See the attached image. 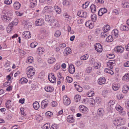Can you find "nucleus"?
Returning a JSON list of instances; mask_svg holds the SVG:
<instances>
[{
  "label": "nucleus",
  "mask_w": 129,
  "mask_h": 129,
  "mask_svg": "<svg viewBox=\"0 0 129 129\" xmlns=\"http://www.w3.org/2000/svg\"><path fill=\"white\" fill-rule=\"evenodd\" d=\"M128 89V86L126 85H124L123 88L122 92L124 93H126L127 92Z\"/></svg>",
  "instance_id": "26"
},
{
  "label": "nucleus",
  "mask_w": 129,
  "mask_h": 129,
  "mask_svg": "<svg viewBox=\"0 0 129 129\" xmlns=\"http://www.w3.org/2000/svg\"><path fill=\"white\" fill-rule=\"evenodd\" d=\"M45 89L47 92H51L53 90V88L52 86H47L45 88Z\"/></svg>",
  "instance_id": "30"
},
{
  "label": "nucleus",
  "mask_w": 129,
  "mask_h": 129,
  "mask_svg": "<svg viewBox=\"0 0 129 129\" xmlns=\"http://www.w3.org/2000/svg\"><path fill=\"white\" fill-rule=\"evenodd\" d=\"M77 14L79 17L84 18H86L87 16V13L82 11H79L77 13Z\"/></svg>",
  "instance_id": "10"
},
{
  "label": "nucleus",
  "mask_w": 129,
  "mask_h": 129,
  "mask_svg": "<svg viewBox=\"0 0 129 129\" xmlns=\"http://www.w3.org/2000/svg\"><path fill=\"white\" fill-rule=\"evenodd\" d=\"M27 81V79L24 78H23L20 79L19 82L20 84H23L26 83Z\"/></svg>",
  "instance_id": "31"
},
{
  "label": "nucleus",
  "mask_w": 129,
  "mask_h": 129,
  "mask_svg": "<svg viewBox=\"0 0 129 129\" xmlns=\"http://www.w3.org/2000/svg\"><path fill=\"white\" fill-rule=\"evenodd\" d=\"M89 4V2H86L84 4H83L82 5V8L84 9L88 7Z\"/></svg>",
  "instance_id": "53"
},
{
  "label": "nucleus",
  "mask_w": 129,
  "mask_h": 129,
  "mask_svg": "<svg viewBox=\"0 0 129 129\" xmlns=\"http://www.w3.org/2000/svg\"><path fill=\"white\" fill-rule=\"evenodd\" d=\"M97 112L98 115L100 116H103L105 113L104 109L101 108L98 109Z\"/></svg>",
  "instance_id": "20"
},
{
  "label": "nucleus",
  "mask_w": 129,
  "mask_h": 129,
  "mask_svg": "<svg viewBox=\"0 0 129 129\" xmlns=\"http://www.w3.org/2000/svg\"><path fill=\"white\" fill-rule=\"evenodd\" d=\"M113 123L116 126H118L123 124L124 122L122 119L121 118H116L113 120Z\"/></svg>",
  "instance_id": "2"
},
{
  "label": "nucleus",
  "mask_w": 129,
  "mask_h": 129,
  "mask_svg": "<svg viewBox=\"0 0 129 129\" xmlns=\"http://www.w3.org/2000/svg\"><path fill=\"white\" fill-rule=\"evenodd\" d=\"M100 65L98 63L97 61L95 62V64L93 65V67L96 69H98L99 67H100Z\"/></svg>",
  "instance_id": "59"
},
{
  "label": "nucleus",
  "mask_w": 129,
  "mask_h": 129,
  "mask_svg": "<svg viewBox=\"0 0 129 129\" xmlns=\"http://www.w3.org/2000/svg\"><path fill=\"white\" fill-rule=\"evenodd\" d=\"M38 43L36 42H34L32 43L30 45V46L31 48H34L36 47V46L37 45Z\"/></svg>",
  "instance_id": "55"
},
{
  "label": "nucleus",
  "mask_w": 129,
  "mask_h": 129,
  "mask_svg": "<svg viewBox=\"0 0 129 129\" xmlns=\"http://www.w3.org/2000/svg\"><path fill=\"white\" fill-rule=\"evenodd\" d=\"M122 6L124 8H129V2L123 1L122 2Z\"/></svg>",
  "instance_id": "28"
},
{
  "label": "nucleus",
  "mask_w": 129,
  "mask_h": 129,
  "mask_svg": "<svg viewBox=\"0 0 129 129\" xmlns=\"http://www.w3.org/2000/svg\"><path fill=\"white\" fill-rule=\"evenodd\" d=\"M55 61L56 59L54 58L50 57L48 59L47 62L49 63L52 64Z\"/></svg>",
  "instance_id": "25"
},
{
  "label": "nucleus",
  "mask_w": 129,
  "mask_h": 129,
  "mask_svg": "<svg viewBox=\"0 0 129 129\" xmlns=\"http://www.w3.org/2000/svg\"><path fill=\"white\" fill-rule=\"evenodd\" d=\"M67 120L68 122L70 123H73L75 121V119L73 116L72 115H70L68 116Z\"/></svg>",
  "instance_id": "21"
},
{
  "label": "nucleus",
  "mask_w": 129,
  "mask_h": 129,
  "mask_svg": "<svg viewBox=\"0 0 129 129\" xmlns=\"http://www.w3.org/2000/svg\"><path fill=\"white\" fill-rule=\"evenodd\" d=\"M53 17L49 15H46L45 19V21L48 22L51 26H58L59 24L58 21L54 18Z\"/></svg>",
  "instance_id": "1"
},
{
  "label": "nucleus",
  "mask_w": 129,
  "mask_h": 129,
  "mask_svg": "<svg viewBox=\"0 0 129 129\" xmlns=\"http://www.w3.org/2000/svg\"><path fill=\"white\" fill-rule=\"evenodd\" d=\"M80 111L84 113H86L88 112V109L85 106L83 105H81L79 107Z\"/></svg>",
  "instance_id": "7"
},
{
  "label": "nucleus",
  "mask_w": 129,
  "mask_h": 129,
  "mask_svg": "<svg viewBox=\"0 0 129 129\" xmlns=\"http://www.w3.org/2000/svg\"><path fill=\"white\" fill-rule=\"evenodd\" d=\"M22 37L24 39H28L31 37L30 32L29 31H25L23 33Z\"/></svg>",
  "instance_id": "6"
},
{
  "label": "nucleus",
  "mask_w": 129,
  "mask_h": 129,
  "mask_svg": "<svg viewBox=\"0 0 129 129\" xmlns=\"http://www.w3.org/2000/svg\"><path fill=\"white\" fill-rule=\"evenodd\" d=\"M44 22L43 20L42 19H38L35 21V23L37 26H41L43 24Z\"/></svg>",
  "instance_id": "14"
},
{
  "label": "nucleus",
  "mask_w": 129,
  "mask_h": 129,
  "mask_svg": "<svg viewBox=\"0 0 129 129\" xmlns=\"http://www.w3.org/2000/svg\"><path fill=\"white\" fill-rule=\"evenodd\" d=\"M106 79L104 77H101L99 78L98 80V83L100 85L104 84L105 82Z\"/></svg>",
  "instance_id": "15"
},
{
  "label": "nucleus",
  "mask_w": 129,
  "mask_h": 129,
  "mask_svg": "<svg viewBox=\"0 0 129 129\" xmlns=\"http://www.w3.org/2000/svg\"><path fill=\"white\" fill-rule=\"evenodd\" d=\"M48 78L49 81L52 83L56 82V79L53 74L50 73L48 76Z\"/></svg>",
  "instance_id": "8"
},
{
  "label": "nucleus",
  "mask_w": 129,
  "mask_h": 129,
  "mask_svg": "<svg viewBox=\"0 0 129 129\" xmlns=\"http://www.w3.org/2000/svg\"><path fill=\"white\" fill-rule=\"evenodd\" d=\"M44 51V50L43 48L40 47L38 48L37 50V52L39 54H41L43 53Z\"/></svg>",
  "instance_id": "39"
},
{
  "label": "nucleus",
  "mask_w": 129,
  "mask_h": 129,
  "mask_svg": "<svg viewBox=\"0 0 129 129\" xmlns=\"http://www.w3.org/2000/svg\"><path fill=\"white\" fill-rule=\"evenodd\" d=\"M88 55L87 54H86L81 56L80 57V59L81 60H85L87 59L88 58Z\"/></svg>",
  "instance_id": "48"
},
{
  "label": "nucleus",
  "mask_w": 129,
  "mask_h": 129,
  "mask_svg": "<svg viewBox=\"0 0 129 129\" xmlns=\"http://www.w3.org/2000/svg\"><path fill=\"white\" fill-rule=\"evenodd\" d=\"M107 57L110 59L113 58L115 56V55L113 54H108L107 55Z\"/></svg>",
  "instance_id": "57"
},
{
  "label": "nucleus",
  "mask_w": 129,
  "mask_h": 129,
  "mask_svg": "<svg viewBox=\"0 0 129 129\" xmlns=\"http://www.w3.org/2000/svg\"><path fill=\"white\" fill-rule=\"evenodd\" d=\"M110 25H106L104 26L103 31L108 32L110 30Z\"/></svg>",
  "instance_id": "38"
},
{
  "label": "nucleus",
  "mask_w": 129,
  "mask_h": 129,
  "mask_svg": "<svg viewBox=\"0 0 129 129\" xmlns=\"http://www.w3.org/2000/svg\"><path fill=\"white\" fill-rule=\"evenodd\" d=\"M45 102H46V101H43L41 103V107L42 108L44 109L47 106V103H45Z\"/></svg>",
  "instance_id": "47"
},
{
  "label": "nucleus",
  "mask_w": 129,
  "mask_h": 129,
  "mask_svg": "<svg viewBox=\"0 0 129 129\" xmlns=\"http://www.w3.org/2000/svg\"><path fill=\"white\" fill-rule=\"evenodd\" d=\"M104 71L107 73L110 74L111 75H113L114 74L113 71L111 69L108 68H106L104 70Z\"/></svg>",
  "instance_id": "43"
},
{
  "label": "nucleus",
  "mask_w": 129,
  "mask_h": 129,
  "mask_svg": "<svg viewBox=\"0 0 129 129\" xmlns=\"http://www.w3.org/2000/svg\"><path fill=\"white\" fill-rule=\"evenodd\" d=\"M94 47L95 50L100 53L103 50L102 46L100 43L95 44Z\"/></svg>",
  "instance_id": "5"
},
{
  "label": "nucleus",
  "mask_w": 129,
  "mask_h": 129,
  "mask_svg": "<svg viewBox=\"0 0 129 129\" xmlns=\"http://www.w3.org/2000/svg\"><path fill=\"white\" fill-rule=\"evenodd\" d=\"M114 51L118 53H122L124 50V48L121 46H116L114 48Z\"/></svg>",
  "instance_id": "11"
},
{
  "label": "nucleus",
  "mask_w": 129,
  "mask_h": 129,
  "mask_svg": "<svg viewBox=\"0 0 129 129\" xmlns=\"http://www.w3.org/2000/svg\"><path fill=\"white\" fill-rule=\"evenodd\" d=\"M61 34V32L59 30H57L54 34V36L56 37H59Z\"/></svg>",
  "instance_id": "54"
},
{
  "label": "nucleus",
  "mask_w": 129,
  "mask_h": 129,
  "mask_svg": "<svg viewBox=\"0 0 129 129\" xmlns=\"http://www.w3.org/2000/svg\"><path fill=\"white\" fill-rule=\"evenodd\" d=\"M18 21L17 19H15L14 21L12 22L11 23L9 24V28H10L11 29L13 25H17L18 24Z\"/></svg>",
  "instance_id": "22"
},
{
  "label": "nucleus",
  "mask_w": 129,
  "mask_h": 129,
  "mask_svg": "<svg viewBox=\"0 0 129 129\" xmlns=\"http://www.w3.org/2000/svg\"><path fill=\"white\" fill-rule=\"evenodd\" d=\"M35 73V72L33 70L32 67H30L28 68L27 74L28 77L30 78Z\"/></svg>",
  "instance_id": "4"
},
{
  "label": "nucleus",
  "mask_w": 129,
  "mask_h": 129,
  "mask_svg": "<svg viewBox=\"0 0 129 129\" xmlns=\"http://www.w3.org/2000/svg\"><path fill=\"white\" fill-rule=\"evenodd\" d=\"M115 101L113 100H111L109 101L108 104L110 106L113 105L114 104Z\"/></svg>",
  "instance_id": "64"
},
{
  "label": "nucleus",
  "mask_w": 129,
  "mask_h": 129,
  "mask_svg": "<svg viewBox=\"0 0 129 129\" xmlns=\"http://www.w3.org/2000/svg\"><path fill=\"white\" fill-rule=\"evenodd\" d=\"M112 33L113 35L114 36L115 38H116L118 37L119 35L118 31L117 29H114L112 31Z\"/></svg>",
  "instance_id": "24"
},
{
  "label": "nucleus",
  "mask_w": 129,
  "mask_h": 129,
  "mask_svg": "<svg viewBox=\"0 0 129 129\" xmlns=\"http://www.w3.org/2000/svg\"><path fill=\"white\" fill-rule=\"evenodd\" d=\"M122 80L125 81H127L129 80V74H126L123 77Z\"/></svg>",
  "instance_id": "32"
},
{
  "label": "nucleus",
  "mask_w": 129,
  "mask_h": 129,
  "mask_svg": "<svg viewBox=\"0 0 129 129\" xmlns=\"http://www.w3.org/2000/svg\"><path fill=\"white\" fill-rule=\"evenodd\" d=\"M83 101L84 103L86 104V102H85L86 101H88L89 103L91 105H92L93 106L95 105V101L94 99L92 98H91L89 99L88 100L87 99H83Z\"/></svg>",
  "instance_id": "16"
},
{
  "label": "nucleus",
  "mask_w": 129,
  "mask_h": 129,
  "mask_svg": "<svg viewBox=\"0 0 129 129\" xmlns=\"http://www.w3.org/2000/svg\"><path fill=\"white\" fill-rule=\"evenodd\" d=\"M66 79L68 82L69 83H71L72 81V78L71 77L69 76L67 77Z\"/></svg>",
  "instance_id": "61"
},
{
  "label": "nucleus",
  "mask_w": 129,
  "mask_h": 129,
  "mask_svg": "<svg viewBox=\"0 0 129 129\" xmlns=\"http://www.w3.org/2000/svg\"><path fill=\"white\" fill-rule=\"evenodd\" d=\"M119 87L120 85L119 84L114 83L112 86V88L114 90H118Z\"/></svg>",
  "instance_id": "29"
},
{
  "label": "nucleus",
  "mask_w": 129,
  "mask_h": 129,
  "mask_svg": "<svg viewBox=\"0 0 129 129\" xmlns=\"http://www.w3.org/2000/svg\"><path fill=\"white\" fill-rule=\"evenodd\" d=\"M76 88L77 90L79 92H81L83 90V88L79 86L78 85V86L76 87Z\"/></svg>",
  "instance_id": "60"
},
{
  "label": "nucleus",
  "mask_w": 129,
  "mask_h": 129,
  "mask_svg": "<svg viewBox=\"0 0 129 129\" xmlns=\"http://www.w3.org/2000/svg\"><path fill=\"white\" fill-rule=\"evenodd\" d=\"M33 106L34 108L36 110H37L40 107L39 103L37 102H35L34 103Z\"/></svg>",
  "instance_id": "35"
},
{
  "label": "nucleus",
  "mask_w": 129,
  "mask_h": 129,
  "mask_svg": "<svg viewBox=\"0 0 129 129\" xmlns=\"http://www.w3.org/2000/svg\"><path fill=\"white\" fill-rule=\"evenodd\" d=\"M56 12L58 14H60L61 13V10L60 8L57 6H54V7Z\"/></svg>",
  "instance_id": "27"
},
{
  "label": "nucleus",
  "mask_w": 129,
  "mask_h": 129,
  "mask_svg": "<svg viewBox=\"0 0 129 129\" xmlns=\"http://www.w3.org/2000/svg\"><path fill=\"white\" fill-rule=\"evenodd\" d=\"M71 52V49L69 48H66L64 50L63 52L64 55L65 56H67Z\"/></svg>",
  "instance_id": "19"
},
{
  "label": "nucleus",
  "mask_w": 129,
  "mask_h": 129,
  "mask_svg": "<svg viewBox=\"0 0 129 129\" xmlns=\"http://www.w3.org/2000/svg\"><path fill=\"white\" fill-rule=\"evenodd\" d=\"M75 71V68L74 65L72 64L69 65V71L71 74L74 73Z\"/></svg>",
  "instance_id": "18"
},
{
  "label": "nucleus",
  "mask_w": 129,
  "mask_h": 129,
  "mask_svg": "<svg viewBox=\"0 0 129 129\" xmlns=\"http://www.w3.org/2000/svg\"><path fill=\"white\" fill-rule=\"evenodd\" d=\"M115 108L117 110H119V111H122L123 110V108L120 106L117 105L115 107Z\"/></svg>",
  "instance_id": "50"
},
{
  "label": "nucleus",
  "mask_w": 129,
  "mask_h": 129,
  "mask_svg": "<svg viewBox=\"0 0 129 129\" xmlns=\"http://www.w3.org/2000/svg\"><path fill=\"white\" fill-rule=\"evenodd\" d=\"M21 5L18 2H15L13 5L14 8L16 10H18L19 9Z\"/></svg>",
  "instance_id": "23"
},
{
  "label": "nucleus",
  "mask_w": 129,
  "mask_h": 129,
  "mask_svg": "<svg viewBox=\"0 0 129 129\" xmlns=\"http://www.w3.org/2000/svg\"><path fill=\"white\" fill-rule=\"evenodd\" d=\"M91 19L93 22H95L96 19V15L94 14H91Z\"/></svg>",
  "instance_id": "46"
},
{
  "label": "nucleus",
  "mask_w": 129,
  "mask_h": 129,
  "mask_svg": "<svg viewBox=\"0 0 129 129\" xmlns=\"http://www.w3.org/2000/svg\"><path fill=\"white\" fill-rule=\"evenodd\" d=\"M58 125L55 124H54L52 125L50 129H58Z\"/></svg>",
  "instance_id": "52"
},
{
  "label": "nucleus",
  "mask_w": 129,
  "mask_h": 129,
  "mask_svg": "<svg viewBox=\"0 0 129 129\" xmlns=\"http://www.w3.org/2000/svg\"><path fill=\"white\" fill-rule=\"evenodd\" d=\"M58 79L61 81H63L64 79V77L61 75V74L60 73H58L57 74Z\"/></svg>",
  "instance_id": "44"
},
{
  "label": "nucleus",
  "mask_w": 129,
  "mask_h": 129,
  "mask_svg": "<svg viewBox=\"0 0 129 129\" xmlns=\"http://www.w3.org/2000/svg\"><path fill=\"white\" fill-rule=\"evenodd\" d=\"M33 62V57L30 56L28 58L26 62L28 63H32Z\"/></svg>",
  "instance_id": "45"
},
{
  "label": "nucleus",
  "mask_w": 129,
  "mask_h": 129,
  "mask_svg": "<svg viewBox=\"0 0 129 129\" xmlns=\"http://www.w3.org/2000/svg\"><path fill=\"white\" fill-rule=\"evenodd\" d=\"M92 68L90 67H87L85 71L87 73H90L92 71Z\"/></svg>",
  "instance_id": "56"
},
{
  "label": "nucleus",
  "mask_w": 129,
  "mask_h": 129,
  "mask_svg": "<svg viewBox=\"0 0 129 129\" xmlns=\"http://www.w3.org/2000/svg\"><path fill=\"white\" fill-rule=\"evenodd\" d=\"M116 97L118 99L120 100L123 98V95L122 94H119L117 95Z\"/></svg>",
  "instance_id": "58"
},
{
  "label": "nucleus",
  "mask_w": 129,
  "mask_h": 129,
  "mask_svg": "<svg viewBox=\"0 0 129 129\" xmlns=\"http://www.w3.org/2000/svg\"><path fill=\"white\" fill-rule=\"evenodd\" d=\"M63 102L64 104L66 105H69L71 103L69 98L66 96H64L63 97Z\"/></svg>",
  "instance_id": "9"
},
{
  "label": "nucleus",
  "mask_w": 129,
  "mask_h": 129,
  "mask_svg": "<svg viewBox=\"0 0 129 129\" xmlns=\"http://www.w3.org/2000/svg\"><path fill=\"white\" fill-rule=\"evenodd\" d=\"M103 31V32H102L101 34V36L102 38H105L109 36V34L108 32L105 31Z\"/></svg>",
  "instance_id": "33"
},
{
  "label": "nucleus",
  "mask_w": 129,
  "mask_h": 129,
  "mask_svg": "<svg viewBox=\"0 0 129 129\" xmlns=\"http://www.w3.org/2000/svg\"><path fill=\"white\" fill-rule=\"evenodd\" d=\"M12 0H5L4 3L7 5H10L12 3Z\"/></svg>",
  "instance_id": "62"
},
{
  "label": "nucleus",
  "mask_w": 129,
  "mask_h": 129,
  "mask_svg": "<svg viewBox=\"0 0 129 129\" xmlns=\"http://www.w3.org/2000/svg\"><path fill=\"white\" fill-rule=\"evenodd\" d=\"M120 30L122 31H127L128 30V28L126 26L122 25L120 27Z\"/></svg>",
  "instance_id": "41"
},
{
  "label": "nucleus",
  "mask_w": 129,
  "mask_h": 129,
  "mask_svg": "<svg viewBox=\"0 0 129 129\" xmlns=\"http://www.w3.org/2000/svg\"><path fill=\"white\" fill-rule=\"evenodd\" d=\"M54 12L53 8L51 6H46L45 7L43 10L44 13H51Z\"/></svg>",
  "instance_id": "3"
},
{
  "label": "nucleus",
  "mask_w": 129,
  "mask_h": 129,
  "mask_svg": "<svg viewBox=\"0 0 129 129\" xmlns=\"http://www.w3.org/2000/svg\"><path fill=\"white\" fill-rule=\"evenodd\" d=\"M2 18L4 21L7 22H9L12 19L11 17L8 16L6 14L3 15H2Z\"/></svg>",
  "instance_id": "12"
},
{
  "label": "nucleus",
  "mask_w": 129,
  "mask_h": 129,
  "mask_svg": "<svg viewBox=\"0 0 129 129\" xmlns=\"http://www.w3.org/2000/svg\"><path fill=\"white\" fill-rule=\"evenodd\" d=\"M50 124L49 123H46L43 126V129H48L50 127Z\"/></svg>",
  "instance_id": "51"
},
{
  "label": "nucleus",
  "mask_w": 129,
  "mask_h": 129,
  "mask_svg": "<svg viewBox=\"0 0 129 129\" xmlns=\"http://www.w3.org/2000/svg\"><path fill=\"white\" fill-rule=\"evenodd\" d=\"M96 61L93 58H91L90 60V64L93 66L95 64V62Z\"/></svg>",
  "instance_id": "49"
},
{
  "label": "nucleus",
  "mask_w": 129,
  "mask_h": 129,
  "mask_svg": "<svg viewBox=\"0 0 129 129\" xmlns=\"http://www.w3.org/2000/svg\"><path fill=\"white\" fill-rule=\"evenodd\" d=\"M93 90L91 89L87 93V95L88 96L91 97L94 95V92Z\"/></svg>",
  "instance_id": "36"
},
{
  "label": "nucleus",
  "mask_w": 129,
  "mask_h": 129,
  "mask_svg": "<svg viewBox=\"0 0 129 129\" xmlns=\"http://www.w3.org/2000/svg\"><path fill=\"white\" fill-rule=\"evenodd\" d=\"M82 63V61H78L76 63V64L77 66L78 67L80 66Z\"/></svg>",
  "instance_id": "63"
},
{
  "label": "nucleus",
  "mask_w": 129,
  "mask_h": 129,
  "mask_svg": "<svg viewBox=\"0 0 129 129\" xmlns=\"http://www.w3.org/2000/svg\"><path fill=\"white\" fill-rule=\"evenodd\" d=\"M107 12V10L106 8H101L98 11V15L100 16H102L103 14L106 13Z\"/></svg>",
  "instance_id": "13"
},
{
  "label": "nucleus",
  "mask_w": 129,
  "mask_h": 129,
  "mask_svg": "<svg viewBox=\"0 0 129 129\" xmlns=\"http://www.w3.org/2000/svg\"><path fill=\"white\" fill-rule=\"evenodd\" d=\"M91 11L92 13H95L96 12L95 6L93 4L91 5L90 7Z\"/></svg>",
  "instance_id": "42"
},
{
  "label": "nucleus",
  "mask_w": 129,
  "mask_h": 129,
  "mask_svg": "<svg viewBox=\"0 0 129 129\" xmlns=\"http://www.w3.org/2000/svg\"><path fill=\"white\" fill-rule=\"evenodd\" d=\"M30 7L31 8H33L37 5V2L36 0H31L30 1Z\"/></svg>",
  "instance_id": "34"
},
{
  "label": "nucleus",
  "mask_w": 129,
  "mask_h": 129,
  "mask_svg": "<svg viewBox=\"0 0 129 129\" xmlns=\"http://www.w3.org/2000/svg\"><path fill=\"white\" fill-rule=\"evenodd\" d=\"M115 61L113 60H109L108 62H107V65L108 67L109 68L111 69L113 68V65L114 64Z\"/></svg>",
  "instance_id": "17"
},
{
  "label": "nucleus",
  "mask_w": 129,
  "mask_h": 129,
  "mask_svg": "<svg viewBox=\"0 0 129 129\" xmlns=\"http://www.w3.org/2000/svg\"><path fill=\"white\" fill-rule=\"evenodd\" d=\"M106 38V41L107 42H111L113 41V39L111 36H108Z\"/></svg>",
  "instance_id": "40"
},
{
  "label": "nucleus",
  "mask_w": 129,
  "mask_h": 129,
  "mask_svg": "<svg viewBox=\"0 0 129 129\" xmlns=\"http://www.w3.org/2000/svg\"><path fill=\"white\" fill-rule=\"evenodd\" d=\"M81 99V96L78 94L76 95L74 98V100L76 102H78L80 101Z\"/></svg>",
  "instance_id": "37"
}]
</instances>
